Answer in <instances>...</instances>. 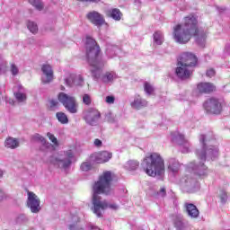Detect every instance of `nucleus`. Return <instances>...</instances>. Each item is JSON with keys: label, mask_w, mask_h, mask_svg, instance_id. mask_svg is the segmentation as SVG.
Masks as SVG:
<instances>
[{"label": "nucleus", "mask_w": 230, "mask_h": 230, "mask_svg": "<svg viewBox=\"0 0 230 230\" xmlns=\"http://www.w3.org/2000/svg\"><path fill=\"white\" fill-rule=\"evenodd\" d=\"M73 157H75L73 151L67 150L57 156H50L49 161L50 164H53L56 168L67 170L68 168H71V164H73Z\"/></svg>", "instance_id": "6"}, {"label": "nucleus", "mask_w": 230, "mask_h": 230, "mask_svg": "<svg viewBox=\"0 0 230 230\" xmlns=\"http://www.w3.org/2000/svg\"><path fill=\"white\" fill-rule=\"evenodd\" d=\"M154 41L157 46H161L164 42V36L163 32L157 31L154 33Z\"/></svg>", "instance_id": "28"}, {"label": "nucleus", "mask_w": 230, "mask_h": 230, "mask_svg": "<svg viewBox=\"0 0 230 230\" xmlns=\"http://www.w3.org/2000/svg\"><path fill=\"white\" fill-rule=\"evenodd\" d=\"M197 17L192 14L184 18L183 23H179L173 27V39L178 44H188L191 37H196V42L200 48L206 46V31L197 26Z\"/></svg>", "instance_id": "1"}, {"label": "nucleus", "mask_w": 230, "mask_h": 230, "mask_svg": "<svg viewBox=\"0 0 230 230\" xmlns=\"http://www.w3.org/2000/svg\"><path fill=\"white\" fill-rule=\"evenodd\" d=\"M174 227L178 230H184L187 227L186 222H184V218L181 216H176L173 220Z\"/></svg>", "instance_id": "22"}, {"label": "nucleus", "mask_w": 230, "mask_h": 230, "mask_svg": "<svg viewBox=\"0 0 230 230\" xmlns=\"http://www.w3.org/2000/svg\"><path fill=\"white\" fill-rule=\"evenodd\" d=\"M219 199H220L221 204H226V202H227V199H228L227 192L224 190H221L219 191Z\"/></svg>", "instance_id": "36"}, {"label": "nucleus", "mask_w": 230, "mask_h": 230, "mask_svg": "<svg viewBox=\"0 0 230 230\" xmlns=\"http://www.w3.org/2000/svg\"><path fill=\"white\" fill-rule=\"evenodd\" d=\"M3 199H4V190L0 188V202H3Z\"/></svg>", "instance_id": "49"}, {"label": "nucleus", "mask_w": 230, "mask_h": 230, "mask_svg": "<svg viewBox=\"0 0 230 230\" xmlns=\"http://www.w3.org/2000/svg\"><path fill=\"white\" fill-rule=\"evenodd\" d=\"M157 196L164 199V197H166V187L160 188V190L157 191Z\"/></svg>", "instance_id": "44"}, {"label": "nucleus", "mask_w": 230, "mask_h": 230, "mask_svg": "<svg viewBox=\"0 0 230 230\" xmlns=\"http://www.w3.org/2000/svg\"><path fill=\"white\" fill-rule=\"evenodd\" d=\"M93 145H94L95 146H97V147H100V146H102V140L96 138V139L94 140V142H93Z\"/></svg>", "instance_id": "47"}, {"label": "nucleus", "mask_w": 230, "mask_h": 230, "mask_svg": "<svg viewBox=\"0 0 230 230\" xmlns=\"http://www.w3.org/2000/svg\"><path fill=\"white\" fill-rule=\"evenodd\" d=\"M168 168L172 173H177L181 168V164H179V161L175 160V158H170Z\"/></svg>", "instance_id": "25"}, {"label": "nucleus", "mask_w": 230, "mask_h": 230, "mask_svg": "<svg viewBox=\"0 0 230 230\" xmlns=\"http://www.w3.org/2000/svg\"><path fill=\"white\" fill-rule=\"evenodd\" d=\"M65 84L68 87H75V75H70L65 79Z\"/></svg>", "instance_id": "38"}, {"label": "nucleus", "mask_w": 230, "mask_h": 230, "mask_svg": "<svg viewBox=\"0 0 230 230\" xmlns=\"http://www.w3.org/2000/svg\"><path fill=\"white\" fill-rule=\"evenodd\" d=\"M18 88V92L14 93V97L18 103H24L27 100L26 93H22V86L19 85Z\"/></svg>", "instance_id": "26"}, {"label": "nucleus", "mask_w": 230, "mask_h": 230, "mask_svg": "<svg viewBox=\"0 0 230 230\" xmlns=\"http://www.w3.org/2000/svg\"><path fill=\"white\" fill-rule=\"evenodd\" d=\"M56 117L58 118V120L59 123H62V125H66L69 123V119H67V115L66 113L59 111L56 114Z\"/></svg>", "instance_id": "31"}, {"label": "nucleus", "mask_w": 230, "mask_h": 230, "mask_svg": "<svg viewBox=\"0 0 230 230\" xmlns=\"http://www.w3.org/2000/svg\"><path fill=\"white\" fill-rule=\"evenodd\" d=\"M181 184L185 191H187L188 193H194L197 188V180L190 176H184L181 180Z\"/></svg>", "instance_id": "13"}, {"label": "nucleus", "mask_w": 230, "mask_h": 230, "mask_svg": "<svg viewBox=\"0 0 230 230\" xmlns=\"http://www.w3.org/2000/svg\"><path fill=\"white\" fill-rule=\"evenodd\" d=\"M141 166L149 177L161 176L164 173V160L157 153H152L150 155L146 156Z\"/></svg>", "instance_id": "5"}, {"label": "nucleus", "mask_w": 230, "mask_h": 230, "mask_svg": "<svg viewBox=\"0 0 230 230\" xmlns=\"http://www.w3.org/2000/svg\"><path fill=\"white\" fill-rule=\"evenodd\" d=\"M74 85L82 87L84 85V77L82 75H74Z\"/></svg>", "instance_id": "35"}, {"label": "nucleus", "mask_w": 230, "mask_h": 230, "mask_svg": "<svg viewBox=\"0 0 230 230\" xmlns=\"http://www.w3.org/2000/svg\"><path fill=\"white\" fill-rule=\"evenodd\" d=\"M146 105H148L146 100L141 98L140 96L136 97L131 102L132 109H136L137 111L143 109V107H146Z\"/></svg>", "instance_id": "21"}, {"label": "nucleus", "mask_w": 230, "mask_h": 230, "mask_svg": "<svg viewBox=\"0 0 230 230\" xmlns=\"http://www.w3.org/2000/svg\"><path fill=\"white\" fill-rule=\"evenodd\" d=\"M30 4L35 6L37 10H42L44 5H42V2L40 0H29Z\"/></svg>", "instance_id": "34"}, {"label": "nucleus", "mask_w": 230, "mask_h": 230, "mask_svg": "<svg viewBox=\"0 0 230 230\" xmlns=\"http://www.w3.org/2000/svg\"><path fill=\"white\" fill-rule=\"evenodd\" d=\"M105 121H108V123H115L116 122V117L112 112H108L105 115Z\"/></svg>", "instance_id": "39"}, {"label": "nucleus", "mask_w": 230, "mask_h": 230, "mask_svg": "<svg viewBox=\"0 0 230 230\" xmlns=\"http://www.w3.org/2000/svg\"><path fill=\"white\" fill-rule=\"evenodd\" d=\"M111 183L112 172L106 171L99 177V180L93 186V211L98 218H102V217H103L102 211H105V209L109 208V203L107 200L103 199L101 195H111L113 193L112 188L111 187Z\"/></svg>", "instance_id": "3"}, {"label": "nucleus", "mask_w": 230, "mask_h": 230, "mask_svg": "<svg viewBox=\"0 0 230 230\" xmlns=\"http://www.w3.org/2000/svg\"><path fill=\"white\" fill-rule=\"evenodd\" d=\"M115 100L116 99L114 98V96H107L106 97V103L112 104V103H114Z\"/></svg>", "instance_id": "45"}, {"label": "nucleus", "mask_w": 230, "mask_h": 230, "mask_svg": "<svg viewBox=\"0 0 230 230\" xmlns=\"http://www.w3.org/2000/svg\"><path fill=\"white\" fill-rule=\"evenodd\" d=\"M179 66L176 67L175 73L178 78L181 80H188L190 76H191L193 71L190 69V66H186L185 65H178Z\"/></svg>", "instance_id": "14"}, {"label": "nucleus", "mask_w": 230, "mask_h": 230, "mask_svg": "<svg viewBox=\"0 0 230 230\" xmlns=\"http://www.w3.org/2000/svg\"><path fill=\"white\" fill-rule=\"evenodd\" d=\"M27 28L31 31V33H37L39 31V26L35 22L29 21L27 22Z\"/></svg>", "instance_id": "33"}, {"label": "nucleus", "mask_w": 230, "mask_h": 230, "mask_svg": "<svg viewBox=\"0 0 230 230\" xmlns=\"http://www.w3.org/2000/svg\"><path fill=\"white\" fill-rule=\"evenodd\" d=\"M82 172H89L93 168V164L89 162H84L80 166Z\"/></svg>", "instance_id": "40"}, {"label": "nucleus", "mask_w": 230, "mask_h": 230, "mask_svg": "<svg viewBox=\"0 0 230 230\" xmlns=\"http://www.w3.org/2000/svg\"><path fill=\"white\" fill-rule=\"evenodd\" d=\"M197 89L200 94H209V93H213L216 87L214 84L211 83H199L197 85Z\"/></svg>", "instance_id": "17"}, {"label": "nucleus", "mask_w": 230, "mask_h": 230, "mask_svg": "<svg viewBox=\"0 0 230 230\" xmlns=\"http://www.w3.org/2000/svg\"><path fill=\"white\" fill-rule=\"evenodd\" d=\"M111 159H112V153H109L108 151H102L95 155V163L98 164H103V163H107Z\"/></svg>", "instance_id": "18"}, {"label": "nucleus", "mask_w": 230, "mask_h": 230, "mask_svg": "<svg viewBox=\"0 0 230 230\" xmlns=\"http://www.w3.org/2000/svg\"><path fill=\"white\" fill-rule=\"evenodd\" d=\"M68 230H84V223L78 216L72 217V223L68 226Z\"/></svg>", "instance_id": "19"}, {"label": "nucleus", "mask_w": 230, "mask_h": 230, "mask_svg": "<svg viewBox=\"0 0 230 230\" xmlns=\"http://www.w3.org/2000/svg\"><path fill=\"white\" fill-rule=\"evenodd\" d=\"M47 137L51 140V142L56 145V146H58V140L55 137V135L51 133H47Z\"/></svg>", "instance_id": "43"}, {"label": "nucleus", "mask_w": 230, "mask_h": 230, "mask_svg": "<svg viewBox=\"0 0 230 230\" xmlns=\"http://www.w3.org/2000/svg\"><path fill=\"white\" fill-rule=\"evenodd\" d=\"M214 138H208L206 135L199 136V143L201 146L196 149L195 154L199 159V163L191 162L189 164V169L199 177H206L208 175V166L204 164L206 159L215 161L218 157V147L213 146Z\"/></svg>", "instance_id": "2"}, {"label": "nucleus", "mask_w": 230, "mask_h": 230, "mask_svg": "<svg viewBox=\"0 0 230 230\" xmlns=\"http://www.w3.org/2000/svg\"><path fill=\"white\" fill-rule=\"evenodd\" d=\"M4 145L6 148L15 150V148H19V140H17V138L9 137L5 139Z\"/></svg>", "instance_id": "23"}, {"label": "nucleus", "mask_w": 230, "mask_h": 230, "mask_svg": "<svg viewBox=\"0 0 230 230\" xmlns=\"http://www.w3.org/2000/svg\"><path fill=\"white\" fill-rule=\"evenodd\" d=\"M10 71L13 76H17V75H19V67H17L16 65L13 63L11 64Z\"/></svg>", "instance_id": "41"}, {"label": "nucleus", "mask_w": 230, "mask_h": 230, "mask_svg": "<svg viewBox=\"0 0 230 230\" xmlns=\"http://www.w3.org/2000/svg\"><path fill=\"white\" fill-rule=\"evenodd\" d=\"M203 107L208 114L218 115L222 112V102L217 98H210L207 100Z\"/></svg>", "instance_id": "8"}, {"label": "nucleus", "mask_w": 230, "mask_h": 230, "mask_svg": "<svg viewBox=\"0 0 230 230\" xmlns=\"http://www.w3.org/2000/svg\"><path fill=\"white\" fill-rule=\"evenodd\" d=\"M174 139L180 146H183V152H188L190 150V143H188V140H185L184 135L178 133L176 137H174Z\"/></svg>", "instance_id": "20"}, {"label": "nucleus", "mask_w": 230, "mask_h": 230, "mask_svg": "<svg viewBox=\"0 0 230 230\" xmlns=\"http://www.w3.org/2000/svg\"><path fill=\"white\" fill-rule=\"evenodd\" d=\"M31 141H34L35 143H41L44 146H48V145H49V143L46 141V138L39 133H36L31 137Z\"/></svg>", "instance_id": "27"}, {"label": "nucleus", "mask_w": 230, "mask_h": 230, "mask_svg": "<svg viewBox=\"0 0 230 230\" xmlns=\"http://www.w3.org/2000/svg\"><path fill=\"white\" fill-rule=\"evenodd\" d=\"M57 105H58V101H57V100H51L50 101V107L51 108L57 107Z\"/></svg>", "instance_id": "48"}, {"label": "nucleus", "mask_w": 230, "mask_h": 230, "mask_svg": "<svg viewBox=\"0 0 230 230\" xmlns=\"http://www.w3.org/2000/svg\"><path fill=\"white\" fill-rule=\"evenodd\" d=\"M90 230H101L98 226H91Z\"/></svg>", "instance_id": "53"}, {"label": "nucleus", "mask_w": 230, "mask_h": 230, "mask_svg": "<svg viewBox=\"0 0 230 230\" xmlns=\"http://www.w3.org/2000/svg\"><path fill=\"white\" fill-rule=\"evenodd\" d=\"M100 118H102L100 111L96 109L90 108L84 112L83 119H84L87 125L96 127V125H98V121H100Z\"/></svg>", "instance_id": "9"}, {"label": "nucleus", "mask_w": 230, "mask_h": 230, "mask_svg": "<svg viewBox=\"0 0 230 230\" xmlns=\"http://www.w3.org/2000/svg\"><path fill=\"white\" fill-rule=\"evenodd\" d=\"M93 100L91 99V95L85 93L83 96V103H84V105H91Z\"/></svg>", "instance_id": "42"}, {"label": "nucleus", "mask_w": 230, "mask_h": 230, "mask_svg": "<svg viewBox=\"0 0 230 230\" xmlns=\"http://www.w3.org/2000/svg\"><path fill=\"white\" fill-rule=\"evenodd\" d=\"M135 3H141L140 0H135Z\"/></svg>", "instance_id": "55"}, {"label": "nucleus", "mask_w": 230, "mask_h": 230, "mask_svg": "<svg viewBox=\"0 0 230 230\" xmlns=\"http://www.w3.org/2000/svg\"><path fill=\"white\" fill-rule=\"evenodd\" d=\"M86 19L97 28H102L105 24V17L98 11H91L86 13Z\"/></svg>", "instance_id": "12"}, {"label": "nucleus", "mask_w": 230, "mask_h": 230, "mask_svg": "<svg viewBox=\"0 0 230 230\" xmlns=\"http://www.w3.org/2000/svg\"><path fill=\"white\" fill-rule=\"evenodd\" d=\"M80 1L85 2V0H80Z\"/></svg>", "instance_id": "56"}, {"label": "nucleus", "mask_w": 230, "mask_h": 230, "mask_svg": "<svg viewBox=\"0 0 230 230\" xmlns=\"http://www.w3.org/2000/svg\"><path fill=\"white\" fill-rule=\"evenodd\" d=\"M126 168L127 170H129V171L137 170V168H139V162L136 160H129L126 164Z\"/></svg>", "instance_id": "32"}, {"label": "nucleus", "mask_w": 230, "mask_h": 230, "mask_svg": "<svg viewBox=\"0 0 230 230\" xmlns=\"http://www.w3.org/2000/svg\"><path fill=\"white\" fill-rule=\"evenodd\" d=\"M184 209L190 218H199L200 211L193 203H184Z\"/></svg>", "instance_id": "15"}, {"label": "nucleus", "mask_w": 230, "mask_h": 230, "mask_svg": "<svg viewBox=\"0 0 230 230\" xmlns=\"http://www.w3.org/2000/svg\"><path fill=\"white\" fill-rule=\"evenodd\" d=\"M116 78H118V75L115 72H106L102 80L104 84H112Z\"/></svg>", "instance_id": "24"}, {"label": "nucleus", "mask_w": 230, "mask_h": 230, "mask_svg": "<svg viewBox=\"0 0 230 230\" xmlns=\"http://www.w3.org/2000/svg\"><path fill=\"white\" fill-rule=\"evenodd\" d=\"M41 71L45 75L46 78H42L43 84H49L53 82V68L49 65H43Z\"/></svg>", "instance_id": "16"}, {"label": "nucleus", "mask_w": 230, "mask_h": 230, "mask_svg": "<svg viewBox=\"0 0 230 230\" xmlns=\"http://www.w3.org/2000/svg\"><path fill=\"white\" fill-rule=\"evenodd\" d=\"M178 66L195 67L197 66V56L190 52H184L179 58Z\"/></svg>", "instance_id": "11"}, {"label": "nucleus", "mask_w": 230, "mask_h": 230, "mask_svg": "<svg viewBox=\"0 0 230 230\" xmlns=\"http://www.w3.org/2000/svg\"><path fill=\"white\" fill-rule=\"evenodd\" d=\"M3 175H4V172H3V170L0 169V179H2Z\"/></svg>", "instance_id": "54"}, {"label": "nucleus", "mask_w": 230, "mask_h": 230, "mask_svg": "<svg viewBox=\"0 0 230 230\" xmlns=\"http://www.w3.org/2000/svg\"><path fill=\"white\" fill-rule=\"evenodd\" d=\"M108 208H110V209H113V210H115L116 211V209H118V205H116V204H108Z\"/></svg>", "instance_id": "50"}, {"label": "nucleus", "mask_w": 230, "mask_h": 230, "mask_svg": "<svg viewBox=\"0 0 230 230\" xmlns=\"http://www.w3.org/2000/svg\"><path fill=\"white\" fill-rule=\"evenodd\" d=\"M206 75L208 76L209 78L215 76V70L214 69L208 70Z\"/></svg>", "instance_id": "46"}, {"label": "nucleus", "mask_w": 230, "mask_h": 230, "mask_svg": "<svg viewBox=\"0 0 230 230\" xmlns=\"http://www.w3.org/2000/svg\"><path fill=\"white\" fill-rule=\"evenodd\" d=\"M58 102L62 103L70 114H76V112H78V102H76V99L75 97L67 95L65 93H60L58 94Z\"/></svg>", "instance_id": "7"}, {"label": "nucleus", "mask_w": 230, "mask_h": 230, "mask_svg": "<svg viewBox=\"0 0 230 230\" xmlns=\"http://www.w3.org/2000/svg\"><path fill=\"white\" fill-rule=\"evenodd\" d=\"M102 49L96 40L86 37V60L91 68L92 75L98 80L102 76V72L105 66V61L102 58Z\"/></svg>", "instance_id": "4"}, {"label": "nucleus", "mask_w": 230, "mask_h": 230, "mask_svg": "<svg viewBox=\"0 0 230 230\" xmlns=\"http://www.w3.org/2000/svg\"><path fill=\"white\" fill-rule=\"evenodd\" d=\"M27 208L34 214L40 213V199L34 192L29 191L27 198Z\"/></svg>", "instance_id": "10"}, {"label": "nucleus", "mask_w": 230, "mask_h": 230, "mask_svg": "<svg viewBox=\"0 0 230 230\" xmlns=\"http://www.w3.org/2000/svg\"><path fill=\"white\" fill-rule=\"evenodd\" d=\"M226 49L227 53L230 54V43H227V44H226Z\"/></svg>", "instance_id": "52"}, {"label": "nucleus", "mask_w": 230, "mask_h": 230, "mask_svg": "<svg viewBox=\"0 0 230 230\" xmlns=\"http://www.w3.org/2000/svg\"><path fill=\"white\" fill-rule=\"evenodd\" d=\"M102 0H85L84 3H100Z\"/></svg>", "instance_id": "51"}, {"label": "nucleus", "mask_w": 230, "mask_h": 230, "mask_svg": "<svg viewBox=\"0 0 230 230\" xmlns=\"http://www.w3.org/2000/svg\"><path fill=\"white\" fill-rule=\"evenodd\" d=\"M110 17H111V19H114V21H121L123 13H121V11H119V9L114 8L110 11Z\"/></svg>", "instance_id": "30"}, {"label": "nucleus", "mask_w": 230, "mask_h": 230, "mask_svg": "<svg viewBox=\"0 0 230 230\" xmlns=\"http://www.w3.org/2000/svg\"><path fill=\"white\" fill-rule=\"evenodd\" d=\"M144 91L146 93V94H152L154 93L155 89L150 83L146 82L144 84Z\"/></svg>", "instance_id": "37"}, {"label": "nucleus", "mask_w": 230, "mask_h": 230, "mask_svg": "<svg viewBox=\"0 0 230 230\" xmlns=\"http://www.w3.org/2000/svg\"><path fill=\"white\" fill-rule=\"evenodd\" d=\"M116 51H118V46L108 44L106 47V55L112 58V57H116Z\"/></svg>", "instance_id": "29"}]
</instances>
